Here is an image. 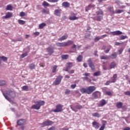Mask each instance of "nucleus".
<instances>
[{"label":"nucleus","mask_w":130,"mask_h":130,"mask_svg":"<svg viewBox=\"0 0 130 130\" xmlns=\"http://www.w3.org/2000/svg\"><path fill=\"white\" fill-rule=\"evenodd\" d=\"M42 13H43V14H48V13H49V10H46L45 9H43L42 11Z\"/></svg>","instance_id":"09e8293b"},{"label":"nucleus","mask_w":130,"mask_h":130,"mask_svg":"<svg viewBox=\"0 0 130 130\" xmlns=\"http://www.w3.org/2000/svg\"><path fill=\"white\" fill-rule=\"evenodd\" d=\"M62 6L64 8H69V7H70V3L69 2H63L62 4Z\"/></svg>","instance_id":"a878e982"},{"label":"nucleus","mask_w":130,"mask_h":130,"mask_svg":"<svg viewBox=\"0 0 130 130\" xmlns=\"http://www.w3.org/2000/svg\"><path fill=\"white\" fill-rule=\"evenodd\" d=\"M100 104L99 105V106H104V105H105L107 103V102L105 100L103 99L101 101H100Z\"/></svg>","instance_id":"b1692460"},{"label":"nucleus","mask_w":130,"mask_h":130,"mask_svg":"<svg viewBox=\"0 0 130 130\" xmlns=\"http://www.w3.org/2000/svg\"><path fill=\"white\" fill-rule=\"evenodd\" d=\"M100 39H101V37L99 38L98 37H96L94 39V42H98V41H99Z\"/></svg>","instance_id":"de8ad7c7"},{"label":"nucleus","mask_w":130,"mask_h":130,"mask_svg":"<svg viewBox=\"0 0 130 130\" xmlns=\"http://www.w3.org/2000/svg\"><path fill=\"white\" fill-rule=\"evenodd\" d=\"M71 48L72 49H75V50L77 49V45L76 44H73V46L71 47Z\"/></svg>","instance_id":"6e6d98bb"},{"label":"nucleus","mask_w":130,"mask_h":130,"mask_svg":"<svg viewBox=\"0 0 130 130\" xmlns=\"http://www.w3.org/2000/svg\"><path fill=\"white\" fill-rule=\"evenodd\" d=\"M6 10V11H13V6L11 5H8L7 6Z\"/></svg>","instance_id":"c756f323"},{"label":"nucleus","mask_w":130,"mask_h":130,"mask_svg":"<svg viewBox=\"0 0 130 130\" xmlns=\"http://www.w3.org/2000/svg\"><path fill=\"white\" fill-rule=\"evenodd\" d=\"M110 56V57L112 59H114V58H116V57H117V53L114 52Z\"/></svg>","instance_id":"bb28decb"},{"label":"nucleus","mask_w":130,"mask_h":130,"mask_svg":"<svg viewBox=\"0 0 130 130\" xmlns=\"http://www.w3.org/2000/svg\"><path fill=\"white\" fill-rule=\"evenodd\" d=\"M62 78H63V77L62 76H57V77L56 78L55 82H54V84L55 85H59V84H60V82H61V79H62Z\"/></svg>","instance_id":"1a4fd4ad"},{"label":"nucleus","mask_w":130,"mask_h":130,"mask_svg":"<svg viewBox=\"0 0 130 130\" xmlns=\"http://www.w3.org/2000/svg\"><path fill=\"white\" fill-rule=\"evenodd\" d=\"M83 76H85V77H89L90 76V73H84Z\"/></svg>","instance_id":"338daca9"},{"label":"nucleus","mask_w":130,"mask_h":130,"mask_svg":"<svg viewBox=\"0 0 130 130\" xmlns=\"http://www.w3.org/2000/svg\"><path fill=\"white\" fill-rule=\"evenodd\" d=\"M65 94L66 95H69L70 93H71V90L69 89H66L65 90V92H64Z\"/></svg>","instance_id":"49530a36"},{"label":"nucleus","mask_w":130,"mask_h":130,"mask_svg":"<svg viewBox=\"0 0 130 130\" xmlns=\"http://www.w3.org/2000/svg\"><path fill=\"white\" fill-rule=\"evenodd\" d=\"M70 107H71V109H72L73 111H74L75 112H77V110H76L75 108L73 107V106H70Z\"/></svg>","instance_id":"0e129e2a"},{"label":"nucleus","mask_w":130,"mask_h":130,"mask_svg":"<svg viewBox=\"0 0 130 130\" xmlns=\"http://www.w3.org/2000/svg\"><path fill=\"white\" fill-rule=\"evenodd\" d=\"M105 37H107V35H102L101 37V39H103V38H105Z\"/></svg>","instance_id":"69168bd1"},{"label":"nucleus","mask_w":130,"mask_h":130,"mask_svg":"<svg viewBox=\"0 0 130 130\" xmlns=\"http://www.w3.org/2000/svg\"><path fill=\"white\" fill-rule=\"evenodd\" d=\"M75 108H76V109H82V108H83V106L81 105H76L75 106Z\"/></svg>","instance_id":"603ef678"},{"label":"nucleus","mask_w":130,"mask_h":130,"mask_svg":"<svg viewBox=\"0 0 130 130\" xmlns=\"http://www.w3.org/2000/svg\"><path fill=\"white\" fill-rule=\"evenodd\" d=\"M94 21H98V22H101L103 20V16L99 15L98 16L94 17L92 18Z\"/></svg>","instance_id":"ddd939ff"},{"label":"nucleus","mask_w":130,"mask_h":130,"mask_svg":"<svg viewBox=\"0 0 130 130\" xmlns=\"http://www.w3.org/2000/svg\"><path fill=\"white\" fill-rule=\"evenodd\" d=\"M45 26H46V23H42L39 25V29H43Z\"/></svg>","instance_id":"72a5a7b5"},{"label":"nucleus","mask_w":130,"mask_h":130,"mask_svg":"<svg viewBox=\"0 0 130 130\" xmlns=\"http://www.w3.org/2000/svg\"><path fill=\"white\" fill-rule=\"evenodd\" d=\"M123 12H124L123 10L118 9L115 12V14H121V13H123Z\"/></svg>","instance_id":"37998d69"},{"label":"nucleus","mask_w":130,"mask_h":130,"mask_svg":"<svg viewBox=\"0 0 130 130\" xmlns=\"http://www.w3.org/2000/svg\"><path fill=\"white\" fill-rule=\"evenodd\" d=\"M13 17V13L8 12L6 13V16L2 17V19H9Z\"/></svg>","instance_id":"f8f14e48"},{"label":"nucleus","mask_w":130,"mask_h":130,"mask_svg":"<svg viewBox=\"0 0 130 130\" xmlns=\"http://www.w3.org/2000/svg\"><path fill=\"white\" fill-rule=\"evenodd\" d=\"M0 59L3 60V61H7V60H8V57L5 56H0Z\"/></svg>","instance_id":"4c0bfd02"},{"label":"nucleus","mask_w":130,"mask_h":130,"mask_svg":"<svg viewBox=\"0 0 130 130\" xmlns=\"http://www.w3.org/2000/svg\"><path fill=\"white\" fill-rule=\"evenodd\" d=\"M35 105L31 106V109H36V110H39L41 108L42 106H43L45 104L44 101H37Z\"/></svg>","instance_id":"7ed1b4c3"},{"label":"nucleus","mask_w":130,"mask_h":130,"mask_svg":"<svg viewBox=\"0 0 130 130\" xmlns=\"http://www.w3.org/2000/svg\"><path fill=\"white\" fill-rule=\"evenodd\" d=\"M106 94L108 95V96H112V92H110V91H106Z\"/></svg>","instance_id":"3c124183"},{"label":"nucleus","mask_w":130,"mask_h":130,"mask_svg":"<svg viewBox=\"0 0 130 130\" xmlns=\"http://www.w3.org/2000/svg\"><path fill=\"white\" fill-rule=\"evenodd\" d=\"M27 55H28V53L25 52L23 54H22L20 56V57H21V58H24V57H26V56H27Z\"/></svg>","instance_id":"a18cd8bd"},{"label":"nucleus","mask_w":130,"mask_h":130,"mask_svg":"<svg viewBox=\"0 0 130 130\" xmlns=\"http://www.w3.org/2000/svg\"><path fill=\"white\" fill-rule=\"evenodd\" d=\"M100 75H101V72L98 71L94 73L93 76L94 77H98V76H100Z\"/></svg>","instance_id":"f704fd0d"},{"label":"nucleus","mask_w":130,"mask_h":130,"mask_svg":"<svg viewBox=\"0 0 130 130\" xmlns=\"http://www.w3.org/2000/svg\"><path fill=\"white\" fill-rule=\"evenodd\" d=\"M123 51V49L121 48L120 50H118L119 54H121Z\"/></svg>","instance_id":"052dcab7"},{"label":"nucleus","mask_w":130,"mask_h":130,"mask_svg":"<svg viewBox=\"0 0 130 130\" xmlns=\"http://www.w3.org/2000/svg\"><path fill=\"white\" fill-rule=\"evenodd\" d=\"M101 59H108V56H102V57H101Z\"/></svg>","instance_id":"8fccbe9b"},{"label":"nucleus","mask_w":130,"mask_h":130,"mask_svg":"<svg viewBox=\"0 0 130 130\" xmlns=\"http://www.w3.org/2000/svg\"><path fill=\"white\" fill-rule=\"evenodd\" d=\"M7 85V81L5 80H0V86H5Z\"/></svg>","instance_id":"e433bc0d"},{"label":"nucleus","mask_w":130,"mask_h":130,"mask_svg":"<svg viewBox=\"0 0 130 130\" xmlns=\"http://www.w3.org/2000/svg\"><path fill=\"white\" fill-rule=\"evenodd\" d=\"M111 34H112V35H113L114 36H115V35H121V34H122V32L120 31V30H116L115 31H111Z\"/></svg>","instance_id":"dca6fc26"},{"label":"nucleus","mask_w":130,"mask_h":130,"mask_svg":"<svg viewBox=\"0 0 130 130\" xmlns=\"http://www.w3.org/2000/svg\"><path fill=\"white\" fill-rule=\"evenodd\" d=\"M74 44V41L69 40L66 42L62 43H57L56 45L58 47H62L63 46H70V45H72V44Z\"/></svg>","instance_id":"20e7f679"},{"label":"nucleus","mask_w":130,"mask_h":130,"mask_svg":"<svg viewBox=\"0 0 130 130\" xmlns=\"http://www.w3.org/2000/svg\"><path fill=\"white\" fill-rule=\"evenodd\" d=\"M18 22L20 25H25V24L26 23V21L22 20H18Z\"/></svg>","instance_id":"ea45409f"},{"label":"nucleus","mask_w":130,"mask_h":130,"mask_svg":"<svg viewBox=\"0 0 130 130\" xmlns=\"http://www.w3.org/2000/svg\"><path fill=\"white\" fill-rule=\"evenodd\" d=\"M25 16H26V14H25V12H21L20 13V17H25Z\"/></svg>","instance_id":"864d4df0"},{"label":"nucleus","mask_w":130,"mask_h":130,"mask_svg":"<svg viewBox=\"0 0 130 130\" xmlns=\"http://www.w3.org/2000/svg\"><path fill=\"white\" fill-rule=\"evenodd\" d=\"M28 88H29V87L27 85H24V86H22V89L24 91H28Z\"/></svg>","instance_id":"c03bdc74"},{"label":"nucleus","mask_w":130,"mask_h":130,"mask_svg":"<svg viewBox=\"0 0 130 130\" xmlns=\"http://www.w3.org/2000/svg\"><path fill=\"white\" fill-rule=\"evenodd\" d=\"M95 5H92V4H90L88 6V7H86L85 8V11L86 12H88V11H89V10H90V8H94Z\"/></svg>","instance_id":"c85d7f7f"},{"label":"nucleus","mask_w":130,"mask_h":130,"mask_svg":"<svg viewBox=\"0 0 130 130\" xmlns=\"http://www.w3.org/2000/svg\"><path fill=\"white\" fill-rule=\"evenodd\" d=\"M106 121H102V125L100 128L99 130H104V128H105V126L106 125Z\"/></svg>","instance_id":"4be33fe9"},{"label":"nucleus","mask_w":130,"mask_h":130,"mask_svg":"<svg viewBox=\"0 0 130 130\" xmlns=\"http://www.w3.org/2000/svg\"><path fill=\"white\" fill-rule=\"evenodd\" d=\"M56 70H57V66L54 65L52 67V73L54 74V73H56Z\"/></svg>","instance_id":"393cba45"},{"label":"nucleus","mask_w":130,"mask_h":130,"mask_svg":"<svg viewBox=\"0 0 130 130\" xmlns=\"http://www.w3.org/2000/svg\"><path fill=\"white\" fill-rule=\"evenodd\" d=\"M76 87H77V84H72L71 85V89H75V88H76Z\"/></svg>","instance_id":"4d7b16f0"},{"label":"nucleus","mask_w":130,"mask_h":130,"mask_svg":"<svg viewBox=\"0 0 130 130\" xmlns=\"http://www.w3.org/2000/svg\"><path fill=\"white\" fill-rule=\"evenodd\" d=\"M3 94L5 98L9 102H12V99H11V98H15L16 97V93L12 90H8L6 91V94L4 92H3ZM7 95L10 96L11 98H10Z\"/></svg>","instance_id":"f03ea898"},{"label":"nucleus","mask_w":130,"mask_h":130,"mask_svg":"<svg viewBox=\"0 0 130 130\" xmlns=\"http://www.w3.org/2000/svg\"><path fill=\"white\" fill-rule=\"evenodd\" d=\"M96 90V87L94 86H90L87 87L86 88H82L80 89V91L82 94H88L90 95V94H92L94 91Z\"/></svg>","instance_id":"f257e3e1"},{"label":"nucleus","mask_w":130,"mask_h":130,"mask_svg":"<svg viewBox=\"0 0 130 130\" xmlns=\"http://www.w3.org/2000/svg\"><path fill=\"white\" fill-rule=\"evenodd\" d=\"M73 63L72 62H68V66L66 68V69H65V71L66 72H69V71H70V70H71V68H72L73 67Z\"/></svg>","instance_id":"6ab92c4d"},{"label":"nucleus","mask_w":130,"mask_h":130,"mask_svg":"<svg viewBox=\"0 0 130 130\" xmlns=\"http://www.w3.org/2000/svg\"><path fill=\"white\" fill-rule=\"evenodd\" d=\"M110 83H111V81H108L105 83L106 86H108V85H110Z\"/></svg>","instance_id":"e2e57ef3"},{"label":"nucleus","mask_w":130,"mask_h":130,"mask_svg":"<svg viewBox=\"0 0 130 130\" xmlns=\"http://www.w3.org/2000/svg\"><path fill=\"white\" fill-rule=\"evenodd\" d=\"M125 95H128V96H130V91H127L124 92V93Z\"/></svg>","instance_id":"13d9d810"},{"label":"nucleus","mask_w":130,"mask_h":130,"mask_svg":"<svg viewBox=\"0 0 130 130\" xmlns=\"http://www.w3.org/2000/svg\"><path fill=\"white\" fill-rule=\"evenodd\" d=\"M61 10H58V9H56L54 11V15L55 16H57L58 17L60 16V15L61 14Z\"/></svg>","instance_id":"aec40b11"},{"label":"nucleus","mask_w":130,"mask_h":130,"mask_svg":"<svg viewBox=\"0 0 130 130\" xmlns=\"http://www.w3.org/2000/svg\"><path fill=\"white\" fill-rule=\"evenodd\" d=\"M42 6H43V7H48L49 6V3H47L46 1H44Z\"/></svg>","instance_id":"79ce46f5"},{"label":"nucleus","mask_w":130,"mask_h":130,"mask_svg":"<svg viewBox=\"0 0 130 130\" xmlns=\"http://www.w3.org/2000/svg\"><path fill=\"white\" fill-rule=\"evenodd\" d=\"M69 74H70V75L72 74H74L75 73V70H71L70 71L68 72Z\"/></svg>","instance_id":"bf43d9fd"},{"label":"nucleus","mask_w":130,"mask_h":130,"mask_svg":"<svg viewBox=\"0 0 130 130\" xmlns=\"http://www.w3.org/2000/svg\"><path fill=\"white\" fill-rule=\"evenodd\" d=\"M127 38H128V37L127 36L121 35L120 37L119 40H124V39H127Z\"/></svg>","instance_id":"c9c22d12"},{"label":"nucleus","mask_w":130,"mask_h":130,"mask_svg":"<svg viewBox=\"0 0 130 130\" xmlns=\"http://www.w3.org/2000/svg\"><path fill=\"white\" fill-rule=\"evenodd\" d=\"M92 116H93V117H98V118H99V117L101 116V115H100V114H99V113H92Z\"/></svg>","instance_id":"7c9ffc66"},{"label":"nucleus","mask_w":130,"mask_h":130,"mask_svg":"<svg viewBox=\"0 0 130 130\" xmlns=\"http://www.w3.org/2000/svg\"><path fill=\"white\" fill-rule=\"evenodd\" d=\"M123 130H130V127H125V128H123Z\"/></svg>","instance_id":"774afa93"},{"label":"nucleus","mask_w":130,"mask_h":130,"mask_svg":"<svg viewBox=\"0 0 130 130\" xmlns=\"http://www.w3.org/2000/svg\"><path fill=\"white\" fill-rule=\"evenodd\" d=\"M71 16H73L69 17V20H70V21H74L75 20H78V19H79V17L76 16V14L75 13H72Z\"/></svg>","instance_id":"2eb2a0df"},{"label":"nucleus","mask_w":130,"mask_h":130,"mask_svg":"<svg viewBox=\"0 0 130 130\" xmlns=\"http://www.w3.org/2000/svg\"><path fill=\"white\" fill-rule=\"evenodd\" d=\"M107 10L111 14H115V12H114V8H113V7H109L107 8Z\"/></svg>","instance_id":"a211bd4d"},{"label":"nucleus","mask_w":130,"mask_h":130,"mask_svg":"<svg viewBox=\"0 0 130 130\" xmlns=\"http://www.w3.org/2000/svg\"><path fill=\"white\" fill-rule=\"evenodd\" d=\"M54 122L52 121L48 120L43 122L42 123V127H44L45 126H49V125H52Z\"/></svg>","instance_id":"6e6552de"},{"label":"nucleus","mask_w":130,"mask_h":130,"mask_svg":"<svg viewBox=\"0 0 130 130\" xmlns=\"http://www.w3.org/2000/svg\"><path fill=\"white\" fill-rule=\"evenodd\" d=\"M35 64L33 63H31L28 66V68L30 69V70H34V69H35Z\"/></svg>","instance_id":"a19ab883"},{"label":"nucleus","mask_w":130,"mask_h":130,"mask_svg":"<svg viewBox=\"0 0 130 130\" xmlns=\"http://www.w3.org/2000/svg\"><path fill=\"white\" fill-rule=\"evenodd\" d=\"M68 38V36H63L61 37L58 39L59 41H62L63 40H66Z\"/></svg>","instance_id":"2f4dec72"},{"label":"nucleus","mask_w":130,"mask_h":130,"mask_svg":"<svg viewBox=\"0 0 130 130\" xmlns=\"http://www.w3.org/2000/svg\"><path fill=\"white\" fill-rule=\"evenodd\" d=\"M117 79V74H115L113 75L112 81L111 83H115L116 82V80Z\"/></svg>","instance_id":"5701e85b"},{"label":"nucleus","mask_w":130,"mask_h":130,"mask_svg":"<svg viewBox=\"0 0 130 130\" xmlns=\"http://www.w3.org/2000/svg\"><path fill=\"white\" fill-rule=\"evenodd\" d=\"M95 14L97 16H103L104 15V13L101 9H99V11H96Z\"/></svg>","instance_id":"412c9836"},{"label":"nucleus","mask_w":130,"mask_h":130,"mask_svg":"<svg viewBox=\"0 0 130 130\" xmlns=\"http://www.w3.org/2000/svg\"><path fill=\"white\" fill-rule=\"evenodd\" d=\"M63 105L61 104H58L56 106L55 109L53 110V112H61L63 111Z\"/></svg>","instance_id":"39448f33"},{"label":"nucleus","mask_w":130,"mask_h":130,"mask_svg":"<svg viewBox=\"0 0 130 130\" xmlns=\"http://www.w3.org/2000/svg\"><path fill=\"white\" fill-rule=\"evenodd\" d=\"M47 1L49 3H57V2H58V0H47Z\"/></svg>","instance_id":"5fc2aeb1"},{"label":"nucleus","mask_w":130,"mask_h":130,"mask_svg":"<svg viewBox=\"0 0 130 130\" xmlns=\"http://www.w3.org/2000/svg\"><path fill=\"white\" fill-rule=\"evenodd\" d=\"M101 95V93L100 91H95L92 94L91 99L92 100L98 99L99 96Z\"/></svg>","instance_id":"423d86ee"},{"label":"nucleus","mask_w":130,"mask_h":130,"mask_svg":"<svg viewBox=\"0 0 130 130\" xmlns=\"http://www.w3.org/2000/svg\"><path fill=\"white\" fill-rule=\"evenodd\" d=\"M92 126L94 128H95V129H98V128L100 127V124L99 122H96V121H94L93 122H92Z\"/></svg>","instance_id":"9b49d317"},{"label":"nucleus","mask_w":130,"mask_h":130,"mask_svg":"<svg viewBox=\"0 0 130 130\" xmlns=\"http://www.w3.org/2000/svg\"><path fill=\"white\" fill-rule=\"evenodd\" d=\"M47 51L49 55H51V54L54 53V48L49 47L47 48Z\"/></svg>","instance_id":"9d476101"},{"label":"nucleus","mask_w":130,"mask_h":130,"mask_svg":"<svg viewBox=\"0 0 130 130\" xmlns=\"http://www.w3.org/2000/svg\"><path fill=\"white\" fill-rule=\"evenodd\" d=\"M116 106L117 107V108H118V109H120V108H122V102H118L116 104Z\"/></svg>","instance_id":"cd10ccee"},{"label":"nucleus","mask_w":130,"mask_h":130,"mask_svg":"<svg viewBox=\"0 0 130 130\" xmlns=\"http://www.w3.org/2000/svg\"><path fill=\"white\" fill-rule=\"evenodd\" d=\"M62 59H68L69 58V55L64 54L61 56Z\"/></svg>","instance_id":"58836bf2"},{"label":"nucleus","mask_w":130,"mask_h":130,"mask_svg":"<svg viewBox=\"0 0 130 130\" xmlns=\"http://www.w3.org/2000/svg\"><path fill=\"white\" fill-rule=\"evenodd\" d=\"M111 48H108L106 51H105V53H108L110 51Z\"/></svg>","instance_id":"680f3d73"},{"label":"nucleus","mask_w":130,"mask_h":130,"mask_svg":"<svg viewBox=\"0 0 130 130\" xmlns=\"http://www.w3.org/2000/svg\"><path fill=\"white\" fill-rule=\"evenodd\" d=\"M26 123V120L24 119H21L17 121V124L18 125H23V124H25Z\"/></svg>","instance_id":"4468645a"},{"label":"nucleus","mask_w":130,"mask_h":130,"mask_svg":"<svg viewBox=\"0 0 130 130\" xmlns=\"http://www.w3.org/2000/svg\"><path fill=\"white\" fill-rule=\"evenodd\" d=\"M117 66V63H116V62H115V61L111 62L110 64V70H111L112 69H114L115 68V67H116Z\"/></svg>","instance_id":"f3484780"},{"label":"nucleus","mask_w":130,"mask_h":130,"mask_svg":"<svg viewBox=\"0 0 130 130\" xmlns=\"http://www.w3.org/2000/svg\"><path fill=\"white\" fill-rule=\"evenodd\" d=\"M87 61L88 64L89 68H90L91 70L92 71H94L95 70V65H94V63L92 61V59L89 58L87 60Z\"/></svg>","instance_id":"0eeeda50"},{"label":"nucleus","mask_w":130,"mask_h":130,"mask_svg":"<svg viewBox=\"0 0 130 130\" xmlns=\"http://www.w3.org/2000/svg\"><path fill=\"white\" fill-rule=\"evenodd\" d=\"M77 60H78L79 62H81V61L83 60V56L79 55L77 58Z\"/></svg>","instance_id":"473e14b6"}]
</instances>
